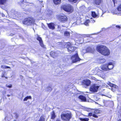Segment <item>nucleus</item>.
<instances>
[{"label": "nucleus", "instance_id": "1", "mask_svg": "<svg viewBox=\"0 0 121 121\" xmlns=\"http://www.w3.org/2000/svg\"><path fill=\"white\" fill-rule=\"evenodd\" d=\"M97 50L99 53L104 56H108L110 53L109 50L105 46H99L97 47Z\"/></svg>", "mask_w": 121, "mask_h": 121}, {"label": "nucleus", "instance_id": "2", "mask_svg": "<svg viewBox=\"0 0 121 121\" xmlns=\"http://www.w3.org/2000/svg\"><path fill=\"white\" fill-rule=\"evenodd\" d=\"M35 19L33 18L25 19L23 22V24L27 25H30L34 23Z\"/></svg>", "mask_w": 121, "mask_h": 121}, {"label": "nucleus", "instance_id": "3", "mask_svg": "<svg viewBox=\"0 0 121 121\" xmlns=\"http://www.w3.org/2000/svg\"><path fill=\"white\" fill-rule=\"evenodd\" d=\"M61 8L65 11L71 13L73 10V7L69 4L63 5Z\"/></svg>", "mask_w": 121, "mask_h": 121}, {"label": "nucleus", "instance_id": "4", "mask_svg": "<svg viewBox=\"0 0 121 121\" xmlns=\"http://www.w3.org/2000/svg\"><path fill=\"white\" fill-rule=\"evenodd\" d=\"M61 118L64 121H69L71 117L70 113L63 114L61 116Z\"/></svg>", "mask_w": 121, "mask_h": 121}, {"label": "nucleus", "instance_id": "5", "mask_svg": "<svg viewBox=\"0 0 121 121\" xmlns=\"http://www.w3.org/2000/svg\"><path fill=\"white\" fill-rule=\"evenodd\" d=\"M66 46L69 47L67 48L69 52L71 53L72 52L74 51L76 48L75 47H72V45L69 43H68L66 44Z\"/></svg>", "mask_w": 121, "mask_h": 121}, {"label": "nucleus", "instance_id": "6", "mask_svg": "<svg viewBox=\"0 0 121 121\" xmlns=\"http://www.w3.org/2000/svg\"><path fill=\"white\" fill-rule=\"evenodd\" d=\"M99 87V86H97L96 84L92 85L90 87V90L91 91L93 92H97Z\"/></svg>", "mask_w": 121, "mask_h": 121}, {"label": "nucleus", "instance_id": "7", "mask_svg": "<svg viewBox=\"0 0 121 121\" xmlns=\"http://www.w3.org/2000/svg\"><path fill=\"white\" fill-rule=\"evenodd\" d=\"M71 59L72 60V62L73 63L79 61L81 60V59L79 57L77 53L73 56L71 57Z\"/></svg>", "mask_w": 121, "mask_h": 121}, {"label": "nucleus", "instance_id": "8", "mask_svg": "<svg viewBox=\"0 0 121 121\" xmlns=\"http://www.w3.org/2000/svg\"><path fill=\"white\" fill-rule=\"evenodd\" d=\"M91 83L90 81L88 79L84 80L82 82V85L87 86L90 85Z\"/></svg>", "mask_w": 121, "mask_h": 121}, {"label": "nucleus", "instance_id": "9", "mask_svg": "<svg viewBox=\"0 0 121 121\" xmlns=\"http://www.w3.org/2000/svg\"><path fill=\"white\" fill-rule=\"evenodd\" d=\"M59 19L62 22H64L67 20V17L65 16H61L59 17Z\"/></svg>", "mask_w": 121, "mask_h": 121}, {"label": "nucleus", "instance_id": "10", "mask_svg": "<svg viewBox=\"0 0 121 121\" xmlns=\"http://www.w3.org/2000/svg\"><path fill=\"white\" fill-rule=\"evenodd\" d=\"M37 39L39 41V43L41 46L43 48H44L45 46L43 43L41 38L38 35V37L37 38Z\"/></svg>", "mask_w": 121, "mask_h": 121}, {"label": "nucleus", "instance_id": "11", "mask_svg": "<svg viewBox=\"0 0 121 121\" xmlns=\"http://www.w3.org/2000/svg\"><path fill=\"white\" fill-rule=\"evenodd\" d=\"M48 26L50 29L53 30L55 29V24L53 23H51L48 24Z\"/></svg>", "mask_w": 121, "mask_h": 121}, {"label": "nucleus", "instance_id": "12", "mask_svg": "<svg viewBox=\"0 0 121 121\" xmlns=\"http://www.w3.org/2000/svg\"><path fill=\"white\" fill-rule=\"evenodd\" d=\"M101 69L104 70H108V64H104L102 65L101 67Z\"/></svg>", "mask_w": 121, "mask_h": 121}, {"label": "nucleus", "instance_id": "13", "mask_svg": "<svg viewBox=\"0 0 121 121\" xmlns=\"http://www.w3.org/2000/svg\"><path fill=\"white\" fill-rule=\"evenodd\" d=\"M86 51L87 52H94V49L93 48L91 47H88L86 48Z\"/></svg>", "mask_w": 121, "mask_h": 121}, {"label": "nucleus", "instance_id": "14", "mask_svg": "<svg viewBox=\"0 0 121 121\" xmlns=\"http://www.w3.org/2000/svg\"><path fill=\"white\" fill-rule=\"evenodd\" d=\"M107 84L110 86L112 87V90L113 89V88H116L117 87V86L116 85L112 84L109 82H108L107 83Z\"/></svg>", "mask_w": 121, "mask_h": 121}, {"label": "nucleus", "instance_id": "15", "mask_svg": "<svg viewBox=\"0 0 121 121\" xmlns=\"http://www.w3.org/2000/svg\"><path fill=\"white\" fill-rule=\"evenodd\" d=\"M108 70H109L112 69L113 67V65L111 62L109 63L108 64Z\"/></svg>", "mask_w": 121, "mask_h": 121}, {"label": "nucleus", "instance_id": "16", "mask_svg": "<svg viewBox=\"0 0 121 121\" xmlns=\"http://www.w3.org/2000/svg\"><path fill=\"white\" fill-rule=\"evenodd\" d=\"M78 98L82 101H85L86 100V99L85 97L82 95H79L78 97Z\"/></svg>", "mask_w": 121, "mask_h": 121}, {"label": "nucleus", "instance_id": "17", "mask_svg": "<svg viewBox=\"0 0 121 121\" xmlns=\"http://www.w3.org/2000/svg\"><path fill=\"white\" fill-rule=\"evenodd\" d=\"M98 62L99 63H102L106 61V60L104 59H99L97 60Z\"/></svg>", "mask_w": 121, "mask_h": 121}, {"label": "nucleus", "instance_id": "18", "mask_svg": "<svg viewBox=\"0 0 121 121\" xmlns=\"http://www.w3.org/2000/svg\"><path fill=\"white\" fill-rule=\"evenodd\" d=\"M50 55L51 56L53 57H54L55 56H58V55L56 53L53 51L51 52Z\"/></svg>", "mask_w": 121, "mask_h": 121}, {"label": "nucleus", "instance_id": "19", "mask_svg": "<svg viewBox=\"0 0 121 121\" xmlns=\"http://www.w3.org/2000/svg\"><path fill=\"white\" fill-rule=\"evenodd\" d=\"M102 0H95L94 1V4L96 5H99L101 2Z\"/></svg>", "mask_w": 121, "mask_h": 121}, {"label": "nucleus", "instance_id": "20", "mask_svg": "<svg viewBox=\"0 0 121 121\" xmlns=\"http://www.w3.org/2000/svg\"><path fill=\"white\" fill-rule=\"evenodd\" d=\"M61 0H53L54 3L56 4H58L60 3Z\"/></svg>", "mask_w": 121, "mask_h": 121}, {"label": "nucleus", "instance_id": "21", "mask_svg": "<svg viewBox=\"0 0 121 121\" xmlns=\"http://www.w3.org/2000/svg\"><path fill=\"white\" fill-rule=\"evenodd\" d=\"M79 119L81 121H88L89 118H80Z\"/></svg>", "mask_w": 121, "mask_h": 121}, {"label": "nucleus", "instance_id": "22", "mask_svg": "<svg viewBox=\"0 0 121 121\" xmlns=\"http://www.w3.org/2000/svg\"><path fill=\"white\" fill-rule=\"evenodd\" d=\"M98 68H96L95 69H94L92 70L94 74L96 73L97 72H99Z\"/></svg>", "mask_w": 121, "mask_h": 121}, {"label": "nucleus", "instance_id": "23", "mask_svg": "<svg viewBox=\"0 0 121 121\" xmlns=\"http://www.w3.org/2000/svg\"><path fill=\"white\" fill-rule=\"evenodd\" d=\"M28 4V3L26 2L22 3L21 4V6H22L25 7Z\"/></svg>", "mask_w": 121, "mask_h": 121}, {"label": "nucleus", "instance_id": "24", "mask_svg": "<svg viewBox=\"0 0 121 121\" xmlns=\"http://www.w3.org/2000/svg\"><path fill=\"white\" fill-rule=\"evenodd\" d=\"M51 118L52 119H54L56 117V116L55 115V112H54V111H53L52 113V114L51 115Z\"/></svg>", "mask_w": 121, "mask_h": 121}, {"label": "nucleus", "instance_id": "25", "mask_svg": "<svg viewBox=\"0 0 121 121\" xmlns=\"http://www.w3.org/2000/svg\"><path fill=\"white\" fill-rule=\"evenodd\" d=\"M6 1V0H0V4H4L5 3Z\"/></svg>", "mask_w": 121, "mask_h": 121}, {"label": "nucleus", "instance_id": "26", "mask_svg": "<svg viewBox=\"0 0 121 121\" xmlns=\"http://www.w3.org/2000/svg\"><path fill=\"white\" fill-rule=\"evenodd\" d=\"M92 17H95L98 16V15L96 14L95 12H92Z\"/></svg>", "mask_w": 121, "mask_h": 121}, {"label": "nucleus", "instance_id": "27", "mask_svg": "<svg viewBox=\"0 0 121 121\" xmlns=\"http://www.w3.org/2000/svg\"><path fill=\"white\" fill-rule=\"evenodd\" d=\"M44 116L43 115L41 116L39 121H45V118L44 117Z\"/></svg>", "mask_w": 121, "mask_h": 121}, {"label": "nucleus", "instance_id": "28", "mask_svg": "<svg viewBox=\"0 0 121 121\" xmlns=\"http://www.w3.org/2000/svg\"><path fill=\"white\" fill-rule=\"evenodd\" d=\"M31 97L30 96H27L26 97L23 99V101H27V100L28 99H31Z\"/></svg>", "mask_w": 121, "mask_h": 121}, {"label": "nucleus", "instance_id": "29", "mask_svg": "<svg viewBox=\"0 0 121 121\" xmlns=\"http://www.w3.org/2000/svg\"><path fill=\"white\" fill-rule=\"evenodd\" d=\"M117 11H121V4L117 8V10H115V11L117 12Z\"/></svg>", "mask_w": 121, "mask_h": 121}, {"label": "nucleus", "instance_id": "30", "mask_svg": "<svg viewBox=\"0 0 121 121\" xmlns=\"http://www.w3.org/2000/svg\"><path fill=\"white\" fill-rule=\"evenodd\" d=\"M1 68H2L6 69V68H10L9 67L6 66L4 65H2L1 66Z\"/></svg>", "mask_w": 121, "mask_h": 121}, {"label": "nucleus", "instance_id": "31", "mask_svg": "<svg viewBox=\"0 0 121 121\" xmlns=\"http://www.w3.org/2000/svg\"><path fill=\"white\" fill-rule=\"evenodd\" d=\"M64 34L65 36H69V33L68 32L66 31L65 32Z\"/></svg>", "mask_w": 121, "mask_h": 121}, {"label": "nucleus", "instance_id": "32", "mask_svg": "<svg viewBox=\"0 0 121 121\" xmlns=\"http://www.w3.org/2000/svg\"><path fill=\"white\" fill-rule=\"evenodd\" d=\"M113 27H116L117 29H120L121 28V27L119 26L118 25H114L113 26Z\"/></svg>", "mask_w": 121, "mask_h": 121}, {"label": "nucleus", "instance_id": "33", "mask_svg": "<svg viewBox=\"0 0 121 121\" xmlns=\"http://www.w3.org/2000/svg\"><path fill=\"white\" fill-rule=\"evenodd\" d=\"M100 111L98 109H96V110H95L94 112V113H96V114H98L99 113H100Z\"/></svg>", "mask_w": 121, "mask_h": 121}, {"label": "nucleus", "instance_id": "34", "mask_svg": "<svg viewBox=\"0 0 121 121\" xmlns=\"http://www.w3.org/2000/svg\"><path fill=\"white\" fill-rule=\"evenodd\" d=\"M47 91H51L52 89L50 87H48L47 88Z\"/></svg>", "mask_w": 121, "mask_h": 121}, {"label": "nucleus", "instance_id": "35", "mask_svg": "<svg viewBox=\"0 0 121 121\" xmlns=\"http://www.w3.org/2000/svg\"><path fill=\"white\" fill-rule=\"evenodd\" d=\"M13 13L15 15V16H17V14L18 13V12H17L16 11L13 10Z\"/></svg>", "mask_w": 121, "mask_h": 121}, {"label": "nucleus", "instance_id": "36", "mask_svg": "<svg viewBox=\"0 0 121 121\" xmlns=\"http://www.w3.org/2000/svg\"><path fill=\"white\" fill-rule=\"evenodd\" d=\"M52 11L49 10L48 12V15H52Z\"/></svg>", "mask_w": 121, "mask_h": 121}, {"label": "nucleus", "instance_id": "37", "mask_svg": "<svg viewBox=\"0 0 121 121\" xmlns=\"http://www.w3.org/2000/svg\"><path fill=\"white\" fill-rule=\"evenodd\" d=\"M69 1L71 2H73L74 3L77 2L78 0H68Z\"/></svg>", "mask_w": 121, "mask_h": 121}, {"label": "nucleus", "instance_id": "38", "mask_svg": "<svg viewBox=\"0 0 121 121\" xmlns=\"http://www.w3.org/2000/svg\"><path fill=\"white\" fill-rule=\"evenodd\" d=\"M89 22V21L87 20L84 23V24L86 26H88V23Z\"/></svg>", "mask_w": 121, "mask_h": 121}, {"label": "nucleus", "instance_id": "39", "mask_svg": "<svg viewBox=\"0 0 121 121\" xmlns=\"http://www.w3.org/2000/svg\"><path fill=\"white\" fill-rule=\"evenodd\" d=\"M113 13H114V14H117L118 15H121V13L120 14L119 13L116 12V11L115 12Z\"/></svg>", "mask_w": 121, "mask_h": 121}, {"label": "nucleus", "instance_id": "40", "mask_svg": "<svg viewBox=\"0 0 121 121\" xmlns=\"http://www.w3.org/2000/svg\"><path fill=\"white\" fill-rule=\"evenodd\" d=\"M82 52L84 53H85L87 52V51H86V50L83 49L82 50Z\"/></svg>", "mask_w": 121, "mask_h": 121}, {"label": "nucleus", "instance_id": "41", "mask_svg": "<svg viewBox=\"0 0 121 121\" xmlns=\"http://www.w3.org/2000/svg\"><path fill=\"white\" fill-rule=\"evenodd\" d=\"M6 86L9 88H10L12 87V85H10L9 86V85H7L6 84Z\"/></svg>", "mask_w": 121, "mask_h": 121}, {"label": "nucleus", "instance_id": "42", "mask_svg": "<svg viewBox=\"0 0 121 121\" xmlns=\"http://www.w3.org/2000/svg\"><path fill=\"white\" fill-rule=\"evenodd\" d=\"M93 116L95 118H97L98 117L95 114H93Z\"/></svg>", "mask_w": 121, "mask_h": 121}, {"label": "nucleus", "instance_id": "43", "mask_svg": "<svg viewBox=\"0 0 121 121\" xmlns=\"http://www.w3.org/2000/svg\"><path fill=\"white\" fill-rule=\"evenodd\" d=\"M93 114L92 113H89L88 116H93Z\"/></svg>", "mask_w": 121, "mask_h": 121}, {"label": "nucleus", "instance_id": "44", "mask_svg": "<svg viewBox=\"0 0 121 121\" xmlns=\"http://www.w3.org/2000/svg\"><path fill=\"white\" fill-rule=\"evenodd\" d=\"M76 24V22H74L72 24V26H74Z\"/></svg>", "mask_w": 121, "mask_h": 121}, {"label": "nucleus", "instance_id": "45", "mask_svg": "<svg viewBox=\"0 0 121 121\" xmlns=\"http://www.w3.org/2000/svg\"><path fill=\"white\" fill-rule=\"evenodd\" d=\"M6 92L5 91H3V94L4 95H5L6 93Z\"/></svg>", "mask_w": 121, "mask_h": 121}, {"label": "nucleus", "instance_id": "46", "mask_svg": "<svg viewBox=\"0 0 121 121\" xmlns=\"http://www.w3.org/2000/svg\"><path fill=\"white\" fill-rule=\"evenodd\" d=\"M113 1V2L114 4H115V3H116L117 1L116 0H112Z\"/></svg>", "mask_w": 121, "mask_h": 121}, {"label": "nucleus", "instance_id": "47", "mask_svg": "<svg viewBox=\"0 0 121 121\" xmlns=\"http://www.w3.org/2000/svg\"><path fill=\"white\" fill-rule=\"evenodd\" d=\"M85 35V36L86 37H89L90 36V35Z\"/></svg>", "mask_w": 121, "mask_h": 121}, {"label": "nucleus", "instance_id": "48", "mask_svg": "<svg viewBox=\"0 0 121 121\" xmlns=\"http://www.w3.org/2000/svg\"><path fill=\"white\" fill-rule=\"evenodd\" d=\"M15 116L16 117V118H17L18 117V115L16 113H15Z\"/></svg>", "mask_w": 121, "mask_h": 121}, {"label": "nucleus", "instance_id": "49", "mask_svg": "<svg viewBox=\"0 0 121 121\" xmlns=\"http://www.w3.org/2000/svg\"><path fill=\"white\" fill-rule=\"evenodd\" d=\"M21 2L22 3L24 2V0H21Z\"/></svg>", "mask_w": 121, "mask_h": 121}, {"label": "nucleus", "instance_id": "50", "mask_svg": "<svg viewBox=\"0 0 121 121\" xmlns=\"http://www.w3.org/2000/svg\"><path fill=\"white\" fill-rule=\"evenodd\" d=\"M91 21H92V22L93 23L95 22V21L94 20H91Z\"/></svg>", "mask_w": 121, "mask_h": 121}, {"label": "nucleus", "instance_id": "51", "mask_svg": "<svg viewBox=\"0 0 121 121\" xmlns=\"http://www.w3.org/2000/svg\"><path fill=\"white\" fill-rule=\"evenodd\" d=\"M56 121H60L59 119H57L56 120Z\"/></svg>", "mask_w": 121, "mask_h": 121}, {"label": "nucleus", "instance_id": "52", "mask_svg": "<svg viewBox=\"0 0 121 121\" xmlns=\"http://www.w3.org/2000/svg\"><path fill=\"white\" fill-rule=\"evenodd\" d=\"M61 27H65V26L63 25H62L61 26Z\"/></svg>", "mask_w": 121, "mask_h": 121}, {"label": "nucleus", "instance_id": "53", "mask_svg": "<svg viewBox=\"0 0 121 121\" xmlns=\"http://www.w3.org/2000/svg\"><path fill=\"white\" fill-rule=\"evenodd\" d=\"M10 96V95H7V96L8 97H9V96Z\"/></svg>", "mask_w": 121, "mask_h": 121}, {"label": "nucleus", "instance_id": "54", "mask_svg": "<svg viewBox=\"0 0 121 121\" xmlns=\"http://www.w3.org/2000/svg\"><path fill=\"white\" fill-rule=\"evenodd\" d=\"M61 27V26H58V28H59Z\"/></svg>", "mask_w": 121, "mask_h": 121}, {"label": "nucleus", "instance_id": "55", "mask_svg": "<svg viewBox=\"0 0 121 121\" xmlns=\"http://www.w3.org/2000/svg\"><path fill=\"white\" fill-rule=\"evenodd\" d=\"M118 121H121V119H119Z\"/></svg>", "mask_w": 121, "mask_h": 121}, {"label": "nucleus", "instance_id": "56", "mask_svg": "<svg viewBox=\"0 0 121 121\" xmlns=\"http://www.w3.org/2000/svg\"><path fill=\"white\" fill-rule=\"evenodd\" d=\"M12 35H12V34L10 35H11V36H12Z\"/></svg>", "mask_w": 121, "mask_h": 121}, {"label": "nucleus", "instance_id": "57", "mask_svg": "<svg viewBox=\"0 0 121 121\" xmlns=\"http://www.w3.org/2000/svg\"><path fill=\"white\" fill-rule=\"evenodd\" d=\"M3 77V76H2V77Z\"/></svg>", "mask_w": 121, "mask_h": 121}, {"label": "nucleus", "instance_id": "58", "mask_svg": "<svg viewBox=\"0 0 121 121\" xmlns=\"http://www.w3.org/2000/svg\"><path fill=\"white\" fill-rule=\"evenodd\" d=\"M3 77V76H2V77Z\"/></svg>", "mask_w": 121, "mask_h": 121}, {"label": "nucleus", "instance_id": "59", "mask_svg": "<svg viewBox=\"0 0 121 121\" xmlns=\"http://www.w3.org/2000/svg\"><path fill=\"white\" fill-rule=\"evenodd\" d=\"M89 111V110H87V111Z\"/></svg>", "mask_w": 121, "mask_h": 121}, {"label": "nucleus", "instance_id": "60", "mask_svg": "<svg viewBox=\"0 0 121 121\" xmlns=\"http://www.w3.org/2000/svg\"><path fill=\"white\" fill-rule=\"evenodd\" d=\"M6 0V1L7 0Z\"/></svg>", "mask_w": 121, "mask_h": 121}]
</instances>
